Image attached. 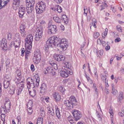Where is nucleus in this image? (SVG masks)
<instances>
[{"label":"nucleus","mask_w":124,"mask_h":124,"mask_svg":"<svg viewBox=\"0 0 124 124\" xmlns=\"http://www.w3.org/2000/svg\"><path fill=\"white\" fill-rule=\"evenodd\" d=\"M54 39L53 40L54 46H58L62 48L63 50H66L68 47V45L66 43L67 42L66 39H62L61 40L57 38H55L54 37H51Z\"/></svg>","instance_id":"obj_1"},{"label":"nucleus","mask_w":124,"mask_h":124,"mask_svg":"<svg viewBox=\"0 0 124 124\" xmlns=\"http://www.w3.org/2000/svg\"><path fill=\"white\" fill-rule=\"evenodd\" d=\"M46 6L45 3L42 1L39 2L36 4L35 7L36 12L39 14L42 13L45 8Z\"/></svg>","instance_id":"obj_2"},{"label":"nucleus","mask_w":124,"mask_h":124,"mask_svg":"<svg viewBox=\"0 0 124 124\" xmlns=\"http://www.w3.org/2000/svg\"><path fill=\"white\" fill-rule=\"evenodd\" d=\"M53 40H54L53 38L51 37L46 41V45L44 47V49L46 52H47L48 51L49 47H53L54 46Z\"/></svg>","instance_id":"obj_3"},{"label":"nucleus","mask_w":124,"mask_h":124,"mask_svg":"<svg viewBox=\"0 0 124 124\" xmlns=\"http://www.w3.org/2000/svg\"><path fill=\"white\" fill-rule=\"evenodd\" d=\"M25 46L26 44L28 45H27L28 49L30 50L32 46V43L33 40V37L32 35H29L25 39Z\"/></svg>","instance_id":"obj_4"},{"label":"nucleus","mask_w":124,"mask_h":124,"mask_svg":"<svg viewBox=\"0 0 124 124\" xmlns=\"http://www.w3.org/2000/svg\"><path fill=\"white\" fill-rule=\"evenodd\" d=\"M72 113L76 121H77L79 120L82 117V114L78 110L74 109L73 111H72Z\"/></svg>","instance_id":"obj_5"},{"label":"nucleus","mask_w":124,"mask_h":124,"mask_svg":"<svg viewBox=\"0 0 124 124\" xmlns=\"http://www.w3.org/2000/svg\"><path fill=\"white\" fill-rule=\"evenodd\" d=\"M48 29L47 32L49 34H55L57 31V27L54 25H49V26H48Z\"/></svg>","instance_id":"obj_6"},{"label":"nucleus","mask_w":124,"mask_h":124,"mask_svg":"<svg viewBox=\"0 0 124 124\" xmlns=\"http://www.w3.org/2000/svg\"><path fill=\"white\" fill-rule=\"evenodd\" d=\"M26 10L27 13L29 14L31 13L34 9V5L29 4L28 2H27V0H26Z\"/></svg>","instance_id":"obj_7"},{"label":"nucleus","mask_w":124,"mask_h":124,"mask_svg":"<svg viewBox=\"0 0 124 124\" xmlns=\"http://www.w3.org/2000/svg\"><path fill=\"white\" fill-rule=\"evenodd\" d=\"M0 45L2 49L4 51H6L7 50L8 48L7 45V41L6 39H2L0 41Z\"/></svg>","instance_id":"obj_8"},{"label":"nucleus","mask_w":124,"mask_h":124,"mask_svg":"<svg viewBox=\"0 0 124 124\" xmlns=\"http://www.w3.org/2000/svg\"><path fill=\"white\" fill-rule=\"evenodd\" d=\"M25 12V8L23 7L20 8H19L18 14L20 17L23 18Z\"/></svg>","instance_id":"obj_9"},{"label":"nucleus","mask_w":124,"mask_h":124,"mask_svg":"<svg viewBox=\"0 0 124 124\" xmlns=\"http://www.w3.org/2000/svg\"><path fill=\"white\" fill-rule=\"evenodd\" d=\"M47 88L46 84L45 83H42L40 87V93H44L46 92Z\"/></svg>","instance_id":"obj_10"},{"label":"nucleus","mask_w":124,"mask_h":124,"mask_svg":"<svg viewBox=\"0 0 124 124\" xmlns=\"http://www.w3.org/2000/svg\"><path fill=\"white\" fill-rule=\"evenodd\" d=\"M34 56L37 61H39L41 59V55L40 51L37 50L34 52Z\"/></svg>","instance_id":"obj_11"},{"label":"nucleus","mask_w":124,"mask_h":124,"mask_svg":"<svg viewBox=\"0 0 124 124\" xmlns=\"http://www.w3.org/2000/svg\"><path fill=\"white\" fill-rule=\"evenodd\" d=\"M64 104L66 106L67 109H70L73 108L72 105L71 104V102L69 100L65 101Z\"/></svg>","instance_id":"obj_12"},{"label":"nucleus","mask_w":124,"mask_h":124,"mask_svg":"<svg viewBox=\"0 0 124 124\" xmlns=\"http://www.w3.org/2000/svg\"><path fill=\"white\" fill-rule=\"evenodd\" d=\"M20 0H13V7L17 8L20 5Z\"/></svg>","instance_id":"obj_13"},{"label":"nucleus","mask_w":124,"mask_h":124,"mask_svg":"<svg viewBox=\"0 0 124 124\" xmlns=\"http://www.w3.org/2000/svg\"><path fill=\"white\" fill-rule=\"evenodd\" d=\"M54 99L56 101H59L61 99V96L58 93H55L53 95Z\"/></svg>","instance_id":"obj_14"},{"label":"nucleus","mask_w":124,"mask_h":124,"mask_svg":"<svg viewBox=\"0 0 124 124\" xmlns=\"http://www.w3.org/2000/svg\"><path fill=\"white\" fill-rule=\"evenodd\" d=\"M123 92H120L118 97V98L117 101L119 103H121V101L124 98V96H123Z\"/></svg>","instance_id":"obj_15"},{"label":"nucleus","mask_w":124,"mask_h":124,"mask_svg":"<svg viewBox=\"0 0 124 124\" xmlns=\"http://www.w3.org/2000/svg\"><path fill=\"white\" fill-rule=\"evenodd\" d=\"M61 76L63 77H67L69 76L68 74L64 70H62L60 72Z\"/></svg>","instance_id":"obj_16"},{"label":"nucleus","mask_w":124,"mask_h":124,"mask_svg":"<svg viewBox=\"0 0 124 124\" xmlns=\"http://www.w3.org/2000/svg\"><path fill=\"white\" fill-rule=\"evenodd\" d=\"M16 83L18 85V86H19V88L23 89L24 87V82L22 81L20 82H16Z\"/></svg>","instance_id":"obj_17"},{"label":"nucleus","mask_w":124,"mask_h":124,"mask_svg":"<svg viewBox=\"0 0 124 124\" xmlns=\"http://www.w3.org/2000/svg\"><path fill=\"white\" fill-rule=\"evenodd\" d=\"M42 35L39 34L38 32H36L35 34V40L38 41L41 39Z\"/></svg>","instance_id":"obj_18"},{"label":"nucleus","mask_w":124,"mask_h":124,"mask_svg":"<svg viewBox=\"0 0 124 124\" xmlns=\"http://www.w3.org/2000/svg\"><path fill=\"white\" fill-rule=\"evenodd\" d=\"M28 91L29 93L31 96L33 97L35 96L36 94V91L35 89H33V90L32 91H29V89Z\"/></svg>","instance_id":"obj_19"},{"label":"nucleus","mask_w":124,"mask_h":124,"mask_svg":"<svg viewBox=\"0 0 124 124\" xmlns=\"http://www.w3.org/2000/svg\"><path fill=\"white\" fill-rule=\"evenodd\" d=\"M56 109V114L58 119H60L61 118L60 113L59 111V109L57 107H55Z\"/></svg>","instance_id":"obj_20"},{"label":"nucleus","mask_w":124,"mask_h":124,"mask_svg":"<svg viewBox=\"0 0 124 124\" xmlns=\"http://www.w3.org/2000/svg\"><path fill=\"white\" fill-rule=\"evenodd\" d=\"M29 80H28V78L27 79V87L28 89H30L31 88H34L35 87V86L32 85L31 83L29 81Z\"/></svg>","instance_id":"obj_21"},{"label":"nucleus","mask_w":124,"mask_h":124,"mask_svg":"<svg viewBox=\"0 0 124 124\" xmlns=\"http://www.w3.org/2000/svg\"><path fill=\"white\" fill-rule=\"evenodd\" d=\"M20 37H18L15 41L14 45L16 44V46H18L20 45Z\"/></svg>","instance_id":"obj_22"},{"label":"nucleus","mask_w":124,"mask_h":124,"mask_svg":"<svg viewBox=\"0 0 124 124\" xmlns=\"http://www.w3.org/2000/svg\"><path fill=\"white\" fill-rule=\"evenodd\" d=\"M15 86H13L12 89H10L9 91V93L11 95H12L15 94Z\"/></svg>","instance_id":"obj_23"},{"label":"nucleus","mask_w":124,"mask_h":124,"mask_svg":"<svg viewBox=\"0 0 124 124\" xmlns=\"http://www.w3.org/2000/svg\"><path fill=\"white\" fill-rule=\"evenodd\" d=\"M10 0H7V1H4L3 2V3H2V1L1 0L0 2V5L2 7H4L7 4H8V2H9Z\"/></svg>","instance_id":"obj_24"},{"label":"nucleus","mask_w":124,"mask_h":124,"mask_svg":"<svg viewBox=\"0 0 124 124\" xmlns=\"http://www.w3.org/2000/svg\"><path fill=\"white\" fill-rule=\"evenodd\" d=\"M65 70L67 71L68 73H69L70 75L72 74L73 72L72 70L68 67H66L65 68Z\"/></svg>","instance_id":"obj_25"},{"label":"nucleus","mask_w":124,"mask_h":124,"mask_svg":"<svg viewBox=\"0 0 124 124\" xmlns=\"http://www.w3.org/2000/svg\"><path fill=\"white\" fill-rule=\"evenodd\" d=\"M53 69V68L51 67H48L46 69V70L47 71V72H46L45 70V71L44 72V73L45 74H46L47 73H50V72L51 71H52V69Z\"/></svg>","instance_id":"obj_26"},{"label":"nucleus","mask_w":124,"mask_h":124,"mask_svg":"<svg viewBox=\"0 0 124 124\" xmlns=\"http://www.w3.org/2000/svg\"><path fill=\"white\" fill-rule=\"evenodd\" d=\"M39 29L38 30V32L39 34H40L42 35L43 28L42 26H40L39 28H38Z\"/></svg>","instance_id":"obj_27"},{"label":"nucleus","mask_w":124,"mask_h":124,"mask_svg":"<svg viewBox=\"0 0 124 124\" xmlns=\"http://www.w3.org/2000/svg\"><path fill=\"white\" fill-rule=\"evenodd\" d=\"M9 82L8 81L7 82H5L4 83V88H7L9 86Z\"/></svg>","instance_id":"obj_28"},{"label":"nucleus","mask_w":124,"mask_h":124,"mask_svg":"<svg viewBox=\"0 0 124 124\" xmlns=\"http://www.w3.org/2000/svg\"><path fill=\"white\" fill-rule=\"evenodd\" d=\"M7 111L5 106L3 107L2 108H1V113H6Z\"/></svg>","instance_id":"obj_29"},{"label":"nucleus","mask_w":124,"mask_h":124,"mask_svg":"<svg viewBox=\"0 0 124 124\" xmlns=\"http://www.w3.org/2000/svg\"><path fill=\"white\" fill-rule=\"evenodd\" d=\"M43 119L42 117H40L38 119L37 124H42Z\"/></svg>","instance_id":"obj_30"},{"label":"nucleus","mask_w":124,"mask_h":124,"mask_svg":"<svg viewBox=\"0 0 124 124\" xmlns=\"http://www.w3.org/2000/svg\"><path fill=\"white\" fill-rule=\"evenodd\" d=\"M53 19L57 23H60L61 22V19L58 17H54Z\"/></svg>","instance_id":"obj_31"},{"label":"nucleus","mask_w":124,"mask_h":124,"mask_svg":"<svg viewBox=\"0 0 124 124\" xmlns=\"http://www.w3.org/2000/svg\"><path fill=\"white\" fill-rule=\"evenodd\" d=\"M27 106L28 108L29 107V108H32L33 106L32 101H29L27 103Z\"/></svg>","instance_id":"obj_32"},{"label":"nucleus","mask_w":124,"mask_h":124,"mask_svg":"<svg viewBox=\"0 0 124 124\" xmlns=\"http://www.w3.org/2000/svg\"><path fill=\"white\" fill-rule=\"evenodd\" d=\"M21 34V35L24 37H25L26 35V32L25 30H22V31H19Z\"/></svg>","instance_id":"obj_33"},{"label":"nucleus","mask_w":124,"mask_h":124,"mask_svg":"<svg viewBox=\"0 0 124 124\" xmlns=\"http://www.w3.org/2000/svg\"><path fill=\"white\" fill-rule=\"evenodd\" d=\"M26 27L25 25L23 24H21L20 26L19 31L22 30H25Z\"/></svg>","instance_id":"obj_34"},{"label":"nucleus","mask_w":124,"mask_h":124,"mask_svg":"<svg viewBox=\"0 0 124 124\" xmlns=\"http://www.w3.org/2000/svg\"><path fill=\"white\" fill-rule=\"evenodd\" d=\"M35 80H36V84L35 85V86L36 87H38L39 85V78L38 77H37V78H35Z\"/></svg>","instance_id":"obj_35"},{"label":"nucleus","mask_w":124,"mask_h":124,"mask_svg":"<svg viewBox=\"0 0 124 124\" xmlns=\"http://www.w3.org/2000/svg\"><path fill=\"white\" fill-rule=\"evenodd\" d=\"M60 55L54 54V59L56 61H59V58H60Z\"/></svg>","instance_id":"obj_36"},{"label":"nucleus","mask_w":124,"mask_h":124,"mask_svg":"<svg viewBox=\"0 0 124 124\" xmlns=\"http://www.w3.org/2000/svg\"><path fill=\"white\" fill-rule=\"evenodd\" d=\"M41 115V116H44L45 115V112L44 110V108H40Z\"/></svg>","instance_id":"obj_37"},{"label":"nucleus","mask_w":124,"mask_h":124,"mask_svg":"<svg viewBox=\"0 0 124 124\" xmlns=\"http://www.w3.org/2000/svg\"><path fill=\"white\" fill-rule=\"evenodd\" d=\"M28 78V80H29V81L31 83L32 85H35V84H36V83L33 81V80L31 78Z\"/></svg>","instance_id":"obj_38"},{"label":"nucleus","mask_w":124,"mask_h":124,"mask_svg":"<svg viewBox=\"0 0 124 124\" xmlns=\"http://www.w3.org/2000/svg\"><path fill=\"white\" fill-rule=\"evenodd\" d=\"M50 64L54 68L53 69L54 70H56L57 69V65L56 63L53 62L52 63H50Z\"/></svg>","instance_id":"obj_39"},{"label":"nucleus","mask_w":124,"mask_h":124,"mask_svg":"<svg viewBox=\"0 0 124 124\" xmlns=\"http://www.w3.org/2000/svg\"><path fill=\"white\" fill-rule=\"evenodd\" d=\"M16 74L17 76H18L19 78L21 77V73L20 70H17L16 71Z\"/></svg>","instance_id":"obj_40"},{"label":"nucleus","mask_w":124,"mask_h":124,"mask_svg":"<svg viewBox=\"0 0 124 124\" xmlns=\"http://www.w3.org/2000/svg\"><path fill=\"white\" fill-rule=\"evenodd\" d=\"M99 33L97 32H95L94 34V37L96 39L99 36Z\"/></svg>","instance_id":"obj_41"},{"label":"nucleus","mask_w":124,"mask_h":124,"mask_svg":"<svg viewBox=\"0 0 124 124\" xmlns=\"http://www.w3.org/2000/svg\"><path fill=\"white\" fill-rule=\"evenodd\" d=\"M70 101H71V102H73L75 101H76L75 97L73 96H71L70 98Z\"/></svg>","instance_id":"obj_42"},{"label":"nucleus","mask_w":124,"mask_h":124,"mask_svg":"<svg viewBox=\"0 0 124 124\" xmlns=\"http://www.w3.org/2000/svg\"><path fill=\"white\" fill-rule=\"evenodd\" d=\"M22 89L18 88L17 90V95H19L21 94L22 91Z\"/></svg>","instance_id":"obj_43"},{"label":"nucleus","mask_w":124,"mask_h":124,"mask_svg":"<svg viewBox=\"0 0 124 124\" xmlns=\"http://www.w3.org/2000/svg\"><path fill=\"white\" fill-rule=\"evenodd\" d=\"M60 58H59V61H63L65 59V57L63 55H60Z\"/></svg>","instance_id":"obj_44"},{"label":"nucleus","mask_w":124,"mask_h":124,"mask_svg":"<svg viewBox=\"0 0 124 124\" xmlns=\"http://www.w3.org/2000/svg\"><path fill=\"white\" fill-rule=\"evenodd\" d=\"M28 112L29 115H31L32 112V108H28L27 110Z\"/></svg>","instance_id":"obj_45"},{"label":"nucleus","mask_w":124,"mask_h":124,"mask_svg":"<svg viewBox=\"0 0 124 124\" xmlns=\"http://www.w3.org/2000/svg\"><path fill=\"white\" fill-rule=\"evenodd\" d=\"M96 114H97V117L99 119V121H102V117L100 115L99 113L98 112H96Z\"/></svg>","instance_id":"obj_46"},{"label":"nucleus","mask_w":124,"mask_h":124,"mask_svg":"<svg viewBox=\"0 0 124 124\" xmlns=\"http://www.w3.org/2000/svg\"><path fill=\"white\" fill-rule=\"evenodd\" d=\"M101 79L104 82H105V83H107V81H108V80L105 76H102L101 77Z\"/></svg>","instance_id":"obj_47"},{"label":"nucleus","mask_w":124,"mask_h":124,"mask_svg":"<svg viewBox=\"0 0 124 124\" xmlns=\"http://www.w3.org/2000/svg\"><path fill=\"white\" fill-rule=\"evenodd\" d=\"M30 52L29 51H26L25 52V58L26 59H28V56Z\"/></svg>","instance_id":"obj_48"},{"label":"nucleus","mask_w":124,"mask_h":124,"mask_svg":"<svg viewBox=\"0 0 124 124\" xmlns=\"http://www.w3.org/2000/svg\"><path fill=\"white\" fill-rule=\"evenodd\" d=\"M116 28L117 29V30L118 31H119L122 32V31L121 29V26L120 25H117L116 27Z\"/></svg>","instance_id":"obj_49"},{"label":"nucleus","mask_w":124,"mask_h":124,"mask_svg":"<svg viewBox=\"0 0 124 124\" xmlns=\"http://www.w3.org/2000/svg\"><path fill=\"white\" fill-rule=\"evenodd\" d=\"M57 11L59 13H61L62 11V8L59 5H58L57 8Z\"/></svg>","instance_id":"obj_50"},{"label":"nucleus","mask_w":124,"mask_h":124,"mask_svg":"<svg viewBox=\"0 0 124 124\" xmlns=\"http://www.w3.org/2000/svg\"><path fill=\"white\" fill-rule=\"evenodd\" d=\"M65 18H63V20L64 21V22L65 23L67 24L68 23V18L66 16V17Z\"/></svg>","instance_id":"obj_51"},{"label":"nucleus","mask_w":124,"mask_h":124,"mask_svg":"<svg viewBox=\"0 0 124 124\" xmlns=\"http://www.w3.org/2000/svg\"><path fill=\"white\" fill-rule=\"evenodd\" d=\"M117 93V90L114 89L113 88V90H112L111 93L114 95H115Z\"/></svg>","instance_id":"obj_52"},{"label":"nucleus","mask_w":124,"mask_h":124,"mask_svg":"<svg viewBox=\"0 0 124 124\" xmlns=\"http://www.w3.org/2000/svg\"><path fill=\"white\" fill-rule=\"evenodd\" d=\"M6 66H7L10 64V60L8 59H6Z\"/></svg>","instance_id":"obj_53"},{"label":"nucleus","mask_w":124,"mask_h":124,"mask_svg":"<svg viewBox=\"0 0 124 124\" xmlns=\"http://www.w3.org/2000/svg\"><path fill=\"white\" fill-rule=\"evenodd\" d=\"M25 50L24 48H22L21 49V55L22 56L24 55V54L25 52Z\"/></svg>","instance_id":"obj_54"},{"label":"nucleus","mask_w":124,"mask_h":124,"mask_svg":"<svg viewBox=\"0 0 124 124\" xmlns=\"http://www.w3.org/2000/svg\"><path fill=\"white\" fill-rule=\"evenodd\" d=\"M55 70H54V69H52V71H51L50 72V73H51L52 74L53 76H54L55 74Z\"/></svg>","instance_id":"obj_55"},{"label":"nucleus","mask_w":124,"mask_h":124,"mask_svg":"<svg viewBox=\"0 0 124 124\" xmlns=\"http://www.w3.org/2000/svg\"><path fill=\"white\" fill-rule=\"evenodd\" d=\"M63 0H54V1L58 4H60Z\"/></svg>","instance_id":"obj_56"},{"label":"nucleus","mask_w":124,"mask_h":124,"mask_svg":"<svg viewBox=\"0 0 124 124\" xmlns=\"http://www.w3.org/2000/svg\"><path fill=\"white\" fill-rule=\"evenodd\" d=\"M52 110L50 112H49V113L52 116L54 115V110H53L52 108H51Z\"/></svg>","instance_id":"obj_57"},{"label":"nucleus","mask_w":124,"mask_h":124,"mask_svg":"<svg viewBox=\"0 0 124 124\" xmlns=\"http://www.w3.org/2000/svg\"><path fill=\"white\" fill-rule=\"evenodd\" d=\"M85 7H85V6L84 7V14H85L86 15L85 16H86L88 10L87 8H86V9H85Z\"/></svg>","instance_id":"obj_58"},{"label":"nucleus","mask_w":124,"mask_h":124,"mask_svg":"<svg viewBox=\"0 0 124 124\" xmlns=\"http://www.w3.org/2000/svg\"><path fill=\"white\" fill-rule=\"evenodd\" d=\"M35 0H29V4L34 5L35 3Z\"/></svg>","instance_id":"obj_59"},{"label":"nucleus","mask_w":124,"mask_h":124,"mask_svg":"<svg viewBox=\"0 0 124 124\" xmlns=\"http://www.w3.org/2000/svg\"><path fill=\"white\" fill-rule=\"evenodd\" d=\"M71 104L72 105L73 108L74 106H75L77 105V101H75L73 102H71Z\"/></svg>","instance_id":"obj_60"},{"label":"nucleus","mask_w":124,"mask_h":124,"mask_svg":"<svg viewBox=\"0 0 124 124\" xmlns=\"http://www.w3.org/2000/svg\"><path fill=\"white\" fill-rule=\"evenodd\" d=\"M31 70L32 71H34L35 70V68H34V67L33 65H31Z\"/></svg>","instance_id":"obj_61"},{"label":"nucleus","mask_w":124,"mask_h":124,"mask_svg":"<svg viewBox=\"0 0 124 124\" xmlns=\"http://www.w3.org/2000/svg\"><path fill=\"white\" fill-rule=\"evenodd\" d=\"M60 90L61 92H64L65 91V89L62 87H60Z\"/></svg>","instance_id":"obj_62"},{"label":"nucleus","mask_w":124,"mask_h":124,"mask_svg":"<svg viewBox=\"0 0 124 124\" xmlns=\"http://www.w3.org/2000/svg\"><path fill=\"white\" fill-rule=\"evenodd\" d=\"M99 53L100 55H102L103 54V50H100L99 51Z\"/></svg>","instance_id":"obj_63"},{"label":"nucleus","mask_w":124,"mask_h":124,"mask_svg":"<svg viewBox=\"0 0 124 124\" xmlns=\"http://www.w3.org/2000/svg\"><path fill=\"white\" fill-rule=\"evenodd\" d=\"M121 39L119 38H117L115 39V42H118L120 41Z\"/></svg>","instance_id":"obj_64"}]
</instances>
